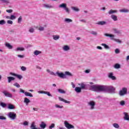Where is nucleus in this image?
<instances>
[{
    "instance_id": "obj_1",
    "label": "nucleus",
    "mask_w": 129,
    "mask_h": 129,
    "mask_svg": "<svg viewBox=\"0 0 129 129\" xmlns=\"http://www.w3.org/2000/svg\"><path fill=\"white\" fill-rule=\"evenodd\" d=\"M90 90L96 92H109V93H115V88L111 86L93 85L90 87Z\"/></svg>"
},
{
    "instance_id": "obj_2",
    "label": "nucleus",
    "mask_w": 129,
    "mask_h": 129,
    "mask_svg": "<svg viewBox=\"0 0 129 129\" xmlns=\"http://www.w3.org/2000/svg\"><path fill=\"white\" fill-rule=\"evenodd\" d=\"M79 85L81 86L77 87L75 88V90L77 93H80L81 92V90H86L87 89V87H86V84H84V83H82L81 84H79Z\"/></svg>"
},
{
    "instance_id": "obj_3",
    "label": "nucleus",
    "mask_w": 129,
    "mask_h": 129,
    "mask_svg": "<svg viewBox=\"0 0 129 129\" xmlns=\"http://www.w3.org/2000/svg\"><path fill=\"white\" fill-rule=\"evenodd\" d=\"M50 75L58 76L60 78H62L63 79L66 78V76H65V75L64 74V73L62 72L59 73V71L56 72L55 74H54V72H50Z\"/></svg>"
},
{
    "instance_id": "obj_4",
    "label": "nucleus",
    "mask_w": 129,
    "mask_h": 129,
    "mask_svg": "<svg viewBox=\"0 0 129 129\" xmlns=\"http://www.w3.org/2000/svg\"><path fill=\"white\" fill-rule=\"evenodd\" d=\"M58 8L60 9H64L66 13L69 15L70 14V10L67 7V4L62 3L58 6Z\"/></svg>"
},
{
    "instance_id": "obj_5",
    "label": "nucleus",
    "mask_w": 129,
    "mask_h": 129,
    "mask_svg": "<svg viewBox=\"0 0 129 129\" xmlns=\"http://www.w3.org/2000/svg\"><path fill=\"white\" fill-rule=\"evenodd\" d=\"M119 95L120 96H124L126 94H127V88L123 87L121 90L119 91Z\"/></svg>"
},
{
    "instance_id": "obj_6",
    "label": "nucleus",
    "mask_w": 129,
    "mask_h": 129,
    "mask_svg": "<svg viewBox=\"0 0 129 129\" xmlns=\"http://www.w3.org/2000/svg\"><path fill=\"white\" fill-rule=\"evenodd\" d=\"M88 106L89 107V109L91 110L95 109V102L94 101H90L89 102H88Z\"/></svg>"
},
{
    "instance_id": "obj_7",
    "label": "nucleus",
    "mask_w": 129,
    "mask_h": 129,
    "mask_svg": "<svg viewBox=\"0 0 129 129\" xmlns=\"http://www.w3.org/2000/svg\"><path fill=\"white\" fill-rule=\"evenodd\" d=\"M8 117L13 120H15L17 117V114L15 113L14 112H10L8 114Z\"/></svg>"
},
{
    "instance_id": "obj_8",
    "label": "nucleus",
    "mask_w": 129,
    "mask_h": 129,
    "mask_svg": "<svg viewBox=\"0 0 129 129\" xmlns=\"http://www.w3.org/2000/svg\"><path fill=\"white\" fill-rule=\"evenodd\" d=\"M20 92H21L22 93H24L25 96H29V97H33V94H32V93L28 92H25V91L22 89H20Z\"/></svg>"
},
{
    "instance_id": "obj_9",
    "label": "nucleus",
    "mask_w": 129,
    "mask_h": 129,
    "mask_svg": "<svg viewBox=\"0 0 129 129\" xmlns=\"http://www.w3.org/2000/svg\"><path fill=\"white\" fill-rule=\"evenodd\" d=\"M64 126L68 129L75 128V127L73 125L68 123V122L66 120L64 121Z\"/></svg>"
},
{
    "instance_id": "obj_10",
    "label": "nucleus",
    "mask_w": 129,
    "mask_h": 129,
    "mask_svg": "<svg viewBox=\"0 0 129 129\" xmlns=\"http://www.w3.org/2000/svg\"><path fill=\"white\" fill-rule=\"evenodd\" d=\"M3 93L6 97H9L10 98H12L13 97V95L7 91H3Z\"/></svg>"
},
{
    "instance_id": "obj_11",
    "label": "nucleus",
    "mask_w": 129,
    "mask_h": 129,
    "mask_svg": "<svg viewBox=\"0 0 129 129\" xmlns=\"http://www.w3.org/2000/svg\"><path fill=\"white\" fill-rule=\"evenodd\" d=\"M108 77L111 80H116V77L113 76V73H109L108 74Z\"/></svg>"
},
{
    "instance_id": "obj_12",
    "label": "nucleus",
    "mask_w": 129,
    "mask_h": 129,
    "mask_svg": "<svg viewBox=\"0 0 129 129\" xmlns=\"http://www.w3.org/2000/svg\"><path fill=\"white\" fill-rule=\"evenodd\" d=\"M38 93H39L40 94H46V95H48V96H51L52 95L50 93V92L48 91H39L38 92Z\"/></svg>"
},
{
    "instance_id": "obj_13",
    "label": "nucleus",
    "mask_w": 129,
    "mask_h": 129,
    "mask_svg": "<svg viewBox=\"0 0 129 129\" xmlns=\"http://www.w3.org/2000/svg\"><path fill=\"white\" fill-rule=\"evenodd\" d=\"M58 99L60 101H62V102H64V103H68V104H70L71 103V102H70V101H67L63 99L61 97H59Z\"/></svg>"
},
{
    "instance_id": "obj_14",
    "label": "nucleus",
    "mask_w": 129,
    "mask_h": 129,
    "mask_svg": "<svg viewBox=\"0 0 129 129\" xmlns=\"http://www.w3.org/2000/svg\"><path fill=\"white\" fill-rule=\"evenodd\" d=\"M112 31L114 32V34H117V35H121V31L116 28H113Z\"/></svg>"
},
{
    "instance_id": "obj_15",
    "label": "nucleus",
    "mask_w": 129,
    "mask_h": 129,
    "mask_svg": "<svg viewBox=\"0 0 129 129\" xmlns=\"http://www.w3.org/2000/svg\"><path fill=\"white\" fill-rule=\"evenodd\" d=\"M104 35L106 36V37H109L111 40H113V41L115 40V38H114V35L105 33Z\"/></svg>"
},
{
    "instance_id": "obj_16",
    "label": "nucleus",
    "mask_w": 129,
    "mask_h": 129,
    "mask_svg": "<svg viewBox=\"0 0 129 129\" xmlns=\"http://www.w3.org/2000/svg\"><path fill=\"white\" fill-rule=\"evenodd\" d=\"M7 79L8 80V83H11L12 81H14L16 79L13 77H8Z\"/></svg>"
},
{
    "instance_id": "obj_17",
    "label": "nucleus",
    "mask_w": 129,
    "mask_h": 129,
    "mask_svg": "<svg viewBox=\"0 0 129 129\" xmlns=\"http://www.w3.org/2000/svg\"><path fill=\"white\" fill-rule=\"evenodd\" d=\"M123 114L124 115L123 118L124 120H129V115L126 112H124Z\"/></svg>"
},
{
    "instance_id": "obj_18",
    "label": "nucleus",
    "mask_w": 129,
    "mask_h": 129,
    "mask_svg": "<svg viewBox=\"0 0 129 129\" xmlns=\"http://www.w3.org/2000/svg\"><path fill=\"white\" fill-rule=\"evenodd\" d=\"M24 103H26V105H28V104L31 102V100H30L28 98L25 97L24 98Z\"/></svg>"
},
{
    "instance_id": "obj_19",
    "label": "nucleus",
    "mask_w": 129,
    "mask_h": 129,
    "mask_svg": "<svg viewBox=\"0 0 129 129\" xmlns=\"http://www.w3.org/2000/svg\"><path fill=\"white\" fill-rule=\"evenodd\" d=\"M43 8H45L46 9H52L53 8V6L49 5V4H43Z\"/></svg>"
},
{
    "instance_id": "obj_20",
    "label": "nucleus",
    "mask_w": 129,
    "mask_h": 129,
    "mask_svg": "<svg viewBox=\"0 0 129 129\" xmlns=\"http://www.w3.org/2000/svg\"><path fill=\"white\" fill-rule=\"evenodd\" d=\"M57 91L58 92H59V93H60L61 94H65V93H66V91L62 89H58Z\"/></svg>"
},
{
    "instance_id": "obj_21",
    "label": "nucleus",
    "mask_w": 129,
    "mask_h": 129,
    "mask_svg": "<svg viewBox=\"0 0 129 129\" xmlns=\"http://www.w3.org/2000/svg\"><path fill=\"white\" fill-rule=\"evenodd\" d=\"M47 126V125L45 123V122H41V123L40 124V126L41 127V128H46V126Z\"/></svg>"
},
{
    "instance_id": "obj_22",
    "label": "nucleus",
    "mask_w": 129,
    "mask_h": 129,
    "mask_svg": "<svg viewBox=\"0 0 129 129\" xmlns=\"http://www.w3.org/2000/svg\"><path fill=\"white\" fill-rule=\"evenodd\" d=\"M5 46L6 47H7V48H8V49H13V46L12 45H11V44L9 43H6L5 44Z\"/></svg>"
},
{
    "instance_id": "obj_23",
    "label": "nucleus",
    "mask_w": 129,
    "mask_h": 129,
    "mask_svg": "<svg viewBox=\"0 0 129 129\" xmlns=\"http://www.w3.org/2000/svg\"><path fill=\"white\" fill-rule=\"evenodd\" d=\"M97 25H100V26H103L106 24V22L105 21H99L97 23Z\"/></svg>"
},
{
    "instance_id": "obj_24",
    "label": "nucleus",
    "mask_w": 129,
    "mask_h": 129,
    "mask_svg": "<svg viewBox=\"0 0 129 129\" xmlns=\"http://www.w3.org/2000/svg\"><path fill=\"white\" fill-rule=\"evenodd\" d=\"M62 49L64 51H69L70 50V47L68 45H64Z\"/></svg>"
},
{
    "instance_id": "obj_25",
    "label": "nucleus",
    "mask_w": 129,
    "mask_h": 129,
    "mask_svg": "<svg viewBox=\"0 0 129 129\" xmlns=\"http://www.w3.org/2000/svg\"><path fill=\"white\" fill-rule=\"evenodd\" d=\"M111 18L113 19L114 22H116L117 21V16L114 15H112L111 16Z\"/></svg>"
},
{
    "instance_id": "obj_26",
    "label": "nucleus",
    "mask_w": 129,
    "mask_h": 129,
    "mask_svg": "<svg viewBox=\"0 0 129 129\" xmlns=\"http://www.w3.org/2000/svg\"><path fill=\"white\" fill-rule=\"evenodd\" d=\"M34 55H35V56H38V55H40V54H42V51L36 50L34 52Z\"/></svg>"
},
{
    "instance_id": "obj_27",
    "label": "nucleus",
    "mask_w": 129,
    "mask_h": 129,
    "mask_svg": "<svg viewBox=\"0 0 129 129\" xmlns=\"http://www.w3.org/2000/svg\"><path fill=\"white\" fill-rule=\"evenodd\" d=\"M117 13V10H110L109 12H108V14L109 15H112V14H114V13Z\"/></svg>"
},
{
    "instance_id": "obj_28",
    "label": "nucleus",
    "mask_w": 129,
    "mask_h": 129,
    "mask_svg": "<svg viewBox=\"0 0 129 129\" xmlns=\"http://www.w3.org/2000/svg\"><path fill=\"white\" fill-rule=\"evenodd\" d=\"M15 51L17 52L19 51H25V48L24 47H17Z\"/></svg>"
},
{
    "instance_id": "obj_29",
    "label": "nucleus",
    "mask_w": 129,
    "mask_h": 129,
    "mask_svg": "<svg viewBox=\"0 0 129 129\" xmlns=\"http://www.w3.org/2000/svg\"><path fill=\"white\" fill-rule=\"evenodd\" d=\"M64 22H65V23H72V22H73V21L72 20V19H71L69 18H66L64 19Z\"/></svg>"
},
{
    "instance_id": "obj_30",
    "label": "nucleus",
    "mask_w": 129,
    "mask_h": 129,
    "mask_svg": "<svg viewBox=\"0 0 129 129\" xmlns=\"http://www.w3.org/2000/svg\"><path fill=\"white\" fill-rule=\"evenodd\" d=\"M64 75H65L66 77V75L67 76H73V75H72V74H71V73L69 72H65Z\"/></svg>"
},
{
    "instance_id": "obj_31",
    "label": "nucleus",
    "mask_w": 129,
    "mask_h": 129,
    "mask_svg": "<svg viewBox=\"0 0 129 129\" xmlns=\"http://www.w3.org/2000/svg\"><path fill=\"white\" fill-rule=\"evenodd\" d=\"M53 40H55V41H57V40H59L60 38V36L59 35H53Z\"/></svg>"
},
{
    "instance_id": "obj_32",
    "label": "nucleus",
    "mask_w": 129,
    "mask_h": 129,
    "mask_svg": "<svg viewBox=\"0 0 129 129\" xmlns=\"http://www.w3.org/2000/svg\"><path fill=\"white\" fill-rule=\"evenodd\" d=\"M120 13H128L129 11L127 9H123L119 10Z\"/></svg>"
},
{
    "instance_id": "obj_33",
    "label": "nucleus",
    "mask_w": 129,
    "mask_h": 129,
    "mask_svg": "<svg viewBox=\"0 0 129 129\" xmlns=\"http://www.w3.org/2000/svg\"><path fill=\"white\" fill-rule=\"evenodd\" d=\"M72 10H73V11H74V12H79V11H80L79 8L75 7H72Z\"/></svg>"
},
{
    "instance_id": "obj_34",
    "label": "nucleus",
    "mask_w": 129,
    "mask_h": 129,
    "mask_svg": "<svg viewBox=\"0 0 129 129\" xmlns=\"http://www.w3.org/2000/svg\"><path fill=\"white\" fill-rule=\"evenodd\" d=\"M8 108L9 109H15V106H14V105L9 104L8 105Z\"/></svg>"
},
{
    "instance_id": "obj_35",
    "label": "nucleus",
    "mask_w": 129,
    "mask_h": 129,
    "mask_svg": "<svg viewBox=\"0 0 129 129\" xmlns=\"http://www.w3.org/2000/svg\"><path fill=\"white\" fill-rule=\"evenodd\" d=\"M101 46H103V47H104L105 49H109V46L105 43H102Z\"/></svg>"
},
{
    "instance_id": "obj_36",
    "label": "nucleus",
    "mask_w": 129,
    "mask_h": 129,
    "mask_svg": "<svg viewBox=\"0 0 129 129\" xmlns=\"http://www.w3.org/2000/svg\"><path fill=\"white\" fill-rule=\"evenodd\" d=\"M114 68H115V69H119V68H120V64L116 63L114 66Z\"/></svg>"
},
{
    "instance_id": "obj_37",
    "label": "nucleus",
    "mask_w": 129,
    "mask_h": 129,
    "mask_svg": "<svg viewBox=\"0 0 129 129\" xmlns=\"http://www.w3.org/2000/svg\"><path fill=\"white\" fill-rule=\"evenodd\" d=\"M113 126L115 127V128H119V125L116 123H114L113 124Z\"/></svg>"
},
{
    "instance_id": "obj_38",
    "label": "nucleus",
    "mask_w": 129,
    "mask_h": 129,
    "mask_svg": "<svg viewBox=\"0 0 129 129\" xmlns=\"http://www.w3.org/2000/svg\"><path fill=\"white\" fill-rule=\"evenodd\" d=\"M0 2H2V3H3L4 4H10L9 0H0Z\"/></svg>"
},
{
    "instance_id": "obj_39",
    "label": "nucleus",
    "mask_w": 129,
    "mask_h": 129,
    "mask_svg": "<svg viewBox=\"0 0 129 129\" xmlns=\"http://www.w3.org/2000/svg\"><path fill=\"white\" fill-rule=\"evenodd\" d=\"M14 86H16V87H17V88H20L21 87V86H20V84L18 83H15L13 84Z\"/></svg>"
},
{
    "instance_id": "obj_40",
    "label": "nucleus",
    "mask_w": 129,
    "mask_h": 129,
    "mask_svg": "<svg viewBox=\"0 0 129 129\" xmlns=\"http://www.w3.org/2000/svg\"><path fill=\"white\" fill-rule=\"evenodd\" d=\"M5 24H6V21H5V20H0V25L3 26V25H5Z\"/></svg>"
},
{
    "instance_id": "obj_41",
    "label": "nucleus",
    "mask_w": 129,
    "mask_h": 129,
    "mask_svg": "<svg viewBox=\"0 0 129 129\" xmlns=\"http://www.w3.org/2000/svg\"><path fill=\"white\" fill-rule=\"evenodd\" d=\"M91 34L94 36H97V32L96 31H92Z\"/></svg>"
},
{
    "instance_id": "obj_42",
    "label": "nucleus",
    "mask_w": 129,
    "mask_h": 129,
    "mask_svg": "<svg viewBox=\"0 0 129 129\" xmlns=\"http://www.w3.org/2000/svg\"><path fill=\"white\" fill-rule=\"evenodd\" d=\"M0 119L1 120H6V119H7V117L3 115H0Z\"/></svg>"
},
{
    "instance_id": "obj_43",
    "label": "nucleus",
    "mask_w": 129,
    "mask_h": 129,
    "mask_svg": "<svg viewBox=\"0 0 129 129\" xmlns=\"http://www.w3.org/2000/svg\"><path fill=\"white\" fill-rule=\"evenodd\" d=\"M15 77H17L20 80H21V79H22V78H23V76H22V75H18V74H16V76Z\"/></svg>"
},
{
    "instance_id": "obj_44",
    "label": "nucleus",
    "mask_w": 129,
    "mask_h": 129,
    "mask_svg": "<svg viewBox=\"0 0 129 129\" xmlns=\"http://www.w3.org/2000/svg\"><path fill=\"white\" fill-rule=\"evenodd\" d=\"M55 107H56V108H63V106H60L58 104H55Z\"/></svg>"
},
{
    "instance_id": "obj_45",
    "label": "nucleus",
    "mask_w": 129,
    "mask_h": 129,
    "mask_svg": "<svg viewBox=\"0 0 129 129\" xmlns=\"http://www.w3.org/2000/svg\"><path fill=\"white\" fill-rule=\"evenodd\" d=\"M30 33H34L35 32V29L33 28H30L29 30Z\"/></svg>"
},
{
    "instance_id": "obj_46",
    "label": "nucleus",
    "mask_w": 129,
    "mask_h": 129,
    "mask_svg": "<svg viewBox=\"0 0 129 129\" xmlns=\"http://www.w3.org/2000/svg\"><path fill=\"white\" fill-rule=\"evenodd\" d=\"M53 127H55V123H52L51 125L49 126V129L53 128Z\"/></svg>"
},
{
    "instance_id": "obj_47",
    "label": "nucleus",
    "mask_w": 129,
    "mask_h": 129,
    "mask_svg": "<svg viewBox=\"0 0 129 129\" xmlns=\"http://www.w3.org/2000/svg\"><path fill=\"white\" fill-rule=\"evenodd\" d=\"M120 104L122 106H123V105H124V104H125V102L123 100H122L120 102Z\"/></svg>"
},
{
    "instance_id": "obj_48",
    "label": "nucleus",
    "mask_w": 129,
    "mask_h": 129,
    "mask_svg": "<svg viewBox=\"0 0 129 129\" xmlns=\"http://www.w3.org/2000/svg\"><path fill=\"white\" fill-rule=\"evenodd\" d=\"M114 41L116 42L117 43H119V44H121V42H122L121 40L117 39H114Z\"/></svg>"
},
{
    "instance_id": "obj_49",
    "label": "nucleus",
    "mask_w": 129,
    "mask_h": 129,
    "mask_svg": "<svg viewBox=\"0 0 129 129\" xmlns=\"http://www.w3.org/2000/svg\"><path fill=\"white\" fill-rule=\"evenodd\" d=\"M16 16H14V15H12L11 16H10V20H16Z\"/></svg>"
},
{
    "instance_id": "obj_50",
    "label": "nucleus",
    "mask_w": 129,
    "mask_h": 129,
    "mask_svg": "<svg viewBox=\"0 0 129 129\" xmlns=\"http://www.w3.org/2000/svg\"><path fill=\"white\" fill-rule=\"evenodd\" d=\"M0 104L2 107H6V106H7V104L4 102H1Z\"/></svg>"
},
{
    "instance_id": "obj_51",
    "label": "nucleus",
    "mask_w": 129,
    "mask_h": 129,
    "mask_svg": "<svg viewBox=\"0 0 129 129\" xmlns=\"http://www.w3.org/2000/svg\"><path fill=\"white\" fill-rule=\"evenodd\" d=\"M22 16H20L19 18L18 19V23H19V24L21 23V22H22Z\"/></svg>"
},
{
    "instance_id": "obj_52",
    "label": "nucleus",
    "mask_w": 129,
    "mask_h": 129,
    "mask_svg": "<svg viewBox=\"0 0 129 129\" xmlns=\"http://www.w3.org/2000/svg\"><path fill=\"white\" fill-rule=\"evenodd\" d=\"M21 69L22 71H26V70H27V68H26V67H24V66H22V67L21 68Z\"/></svg>"
},
{
    "instance_id": "obj_53",
    "label": "nucleus",
    "mask_w": 129,
    "mask_h": 129,
    "mask_svg": "<svg viewBox=\"0 0 129 129\" xmlns=\"http://www.w3.org/2000/svg\"><path fill=\"white\" fill-rule=\"evenodd\" d=\"M38 30L39 31H44V30H45V28H44V27L40 26Z\"/></svg>"
},
{
    "instance_id": "obj_54",
    "label": "nucleus",
    "mask_w": 129,
    "mask_h": 129,
    "mask_svg": "<svg viewBox=\"0 0 129 129\" xmlns=\"http://www.w3.org/2000/svg\"><path fill=\"white\" fill-rule=\"evenodd\" d=\"M23 125L27 126L29 125V122L25 121L23 122Z\"/></svg>"
},
{
    "instance_id": "obj_55",
    "label": "nucleus",
    "mask_w": 129,
    "mask_h": 129,
    "mask_svg": "<svg viewBox=\"0 0 129 129\" xmlns=\"http://www.w3.org/2000/svg\"><path fill=\"white\" fill-rule=\"evenodd\" d=\"M6 12L7 13H9V14H11V13H13V10L12 9L7 10Z\"/></svg>"
},
{
    "instance_id": "obj_56",
    "label": "nucleus",
    "mask_w": 129,
    "mask_h": 129,
    "mask_svg": "<svg viewBox=\"0 0 129 129\" xmlns=\"http://www.w3.org/2000/svg\"><path fill=\"white\" fill-rule=\"evenodd\" d=\"M115 53L116 54H119V49H118V48H117L115 50Z\"/></svg>"
},
{
    "instance_id": "obj_57",
    "label": "nucleus",
    "mask_w": 129,
    "mask_h": 129,
    "mask_svg": "<svg viewBox=\"0 0 129 129\" xmlns=\"http://www.w3.org/2000/svg\"><path fill=\"white\" fill-rule=\"evenodd\" d=\"M7 23L9 24L10 25H13V21H12V20H8L7 21Z\"/></svg>"
},
{
    "instance_id": "obj_58",
    "label": "nucleus",
    "mask_w": 129,
    "mask_h": 129,
    "mask_svg": "<svg viewBox=\"0 0 129 129\" xmlns=\"http://www.w3.org/2000/svg\"><path fill=\"white\" fill-rule=\"evenodd\" d=\"M10 75H12V76H15L16 77L17 74H15L14 73L11 72V73H10Z\"/></svg>"
},
{
    "instance_id": "obj_59",
    "label": "nucleus",
    "mask_w": 129,
    "mask_h": 129,
    "mask_svg": "<svg viewBox=\"0 0 129 129\" xmlns=\"http://www.w3.org/2000/svg\"><path fill=\"white\" fill-rule=\"evenodd\" d=\"M10 34H14L15 33V30L12 29L9 31Z\"/></svg>"
},
{
    "instance_id": "obj_60",
    "label": "nucleus",
    "mask_w": 129,
    "mask_h": 129,
    "mask_svg": "<svg viewBox=\"0 0 129 129\" xmlns=\"http://www.w3.org/2000/svg\"><path fill=\"white\" fill-rule=\"evenodd\" d=\"M18 57H19V58H24L25 56L24 55H18Z\"/></svg>"
},
{
    "instance_id": "obj_61",
    "label": "nucleus",
    "mask_w": 129,
    "mask_h": 129,
    "mask_svg": "<svg viewBox=\"0 0 129 129\" xmlns=\"http://www.w3.org/2000/svg\"><path fill=\"white\" fill-rule=\"evenodd\" d=\"M36 69H39V70H42V68H41L40 66H36Z\"/></svg>"
},
{
    "instance_id": "obj_62",
    "label": "nucleus",
    "mask_w": 129,
    "mask_h": 129,
    "mask_svg": "<svg viewBox=\"0 0 129 129\" xmlns=\"http://www.w3.org/2000/svg\"><path fill=\"white\" fill-rule=\"evenodd\" d=\"M71 85L72 86L73 88H75V85L74 84V83L73 82L71 83Z\"/></svg>"
},
{
    "instance_id": "obj_63",
    "label": "nucleus",
    "mask_w": 129,
    "mask_h": 129,
    "mask_svg": "<svg viewBox=\"0 0 129 129\" xmlns=\"http://www.w3.org/2000/svg\"><path fill=\"white\" fill-rule=\"evenodd\" d=\"M90 73V70H86L85 71V73Z\"/></svg>"
},
{
    "instance_id": "obj_64",
    "label": "nucleus",
    "mask_w": 129,
    "mask_h": 129,
    "mask_svg": "<svg viewBox=\"0 0 129 129\" xmlns=\"http://www.w3.org/2000/svg\"><path fill=\"white\" fill-rule=\"evenodd\" d=\"M58 129H66V128H65V127H63V126H59L58 127Z\"/></svg>"
}]
</instances>
